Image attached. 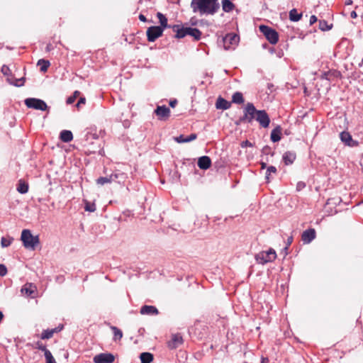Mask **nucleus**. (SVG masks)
Here are the masks:
<instances>
[{
	"instance_id": "obj_1",
	"label": "nucleus",
	"mask_w": 363,
	"mask_h": 363,
	"mask_svg": "<svg viewBox=\"0 0 363 363\" xmlns=\"http://www.w3.org/2000/svg\"><path fill=\"white\" fill-rule=\"evenodd\" d=\"M191 8L194 13L201 15H214L220 9L218 0H191Z\"/></svg>"
},
{
	"instance_id": "obj_2",
	"label": "nucleus",
	"mask_w": 363,
	"mask_h": 363,
	"mask_svg": "<svg viewBox=\"0 0 363 363\" xmlns=\"http://www.w3.org/2000/svg\"><path fill=\"white\" fill-rule=\"evenodd\" d=\"M21 240L23 242V246L26 249L30 250H35L40 242L39 237L38 235H33L30 230L28 229L23 230Z\"/></svg>"
},
{
	"instance_id": "obj_3",
	"label": "nucleus",
	"mask_w": 363,
	"mask_h": 363,
	"mask_svg": "<svg viewBox=\"0 0 363 363\" xmlns=\"http://www.w3.org/2000/svg\"><path fill=\"white\" fill-rule=\"evenodd\" d=\"M259 110H257L252 103L248 102L243 110V116L240 118V122L252 123L253 119H256V116Z\"/></svg>"
},
{
	"instance_id": "obj_4",
	"label": "nucleus",
	"mask_w": 363,
	"mask_h": 363,
	"mask_svg": "<svg viewBox=\"0 0 363 363\" xmlns=\"http://www.w3.org/2000/svg\"><path fill=\"white\" fill-rule=\"evenodd\" d=\"M277 257L274 250L269 249L267 251H262L255 255V259L258 264H264L274 261Z\"/></svg>"
},
{
	"instance_id": "obj_5",
	"label": "nucleus",
	"mask_w": 363,
	"mask_h": 363,
	"mask_svg": "<svg viewBox=\"0 0 363 363\" xmlns=\"http://www.w3.org/2000/svg\"><path fill=\"white\" fill-rule=\"evenodd\" d=\"M25 105L29 108L35 110L47 111L49 109L47 104L42 99L37 98H27L24 101Z\"/></svg>"
},
{
	"instance_id": "obj_6",
	"label": "nucleus",
	"mask_w": 363,
	"mask_h": 363,
	"mask_svg": "<svg viewBox=\"0 0 363 363\" xmlns=\"http://www.w3.org/2000/svg\"><path fill=\"white\" fill-rule=\"evenodd\" d=\"M259 31L265 36L271 44H276L279 40V34L273 28L268 26H259Z\"/></svg>"
},
{
	"instance_id": "obj_7",
	"label": "nucleus",
	"mask_w": 363,
	"mask_h": 363,
	"mask_svg": "<svg viewBox=\"0 0 363 363\" xmlns=\"http://www.w3.org/2000/svg\"><path fill=\"white\" fill-rule=\"evenodd\" d=\"M240 37L235 33H228L223 38V47L225 50L234 49L238 45Z\"/></svg>"
},
{
	"instance_id": "obj_8",
	"label": "nucleus",
	"mask_w": 363,
	"mask_h": 363,
	"mask_svg": "<svg viewBox=\"0 0 363 363\" xmlns=\"http://www.w3.org/2000/svg\"><path fill=\"white\" fill-rule=\"evenodd\" d=\"M163 33L162 28L159 26H150L146 31L147 38L149 42H155Z\"/></svg>"
},
{
	"instance_id": "obj_9",
	"label": "nucleus",
	"mask_w": 363,
	"mask_h": 363,
	"mask_svg": "<svg viewBox=\"0 0 363 363\" xmlns=\"http://www.w3.org/2000/svg\"><path fill=\"white\" fill-rule=\"evenodd\" d=\"M115 357L111 353H100L93 358L94 363H113Z\"/></svg>"
},
{
	"instance_id": "obj_10",
	"label": "nucleus",
	"mask_w": 363,
	"mask_h": 363,
	"mask_svg": "<svg viewBox=\"0 0 363 363\" xmlns=\"http://www.w3.org/2000/svg\"><path fill=\"white\" fill-rule=\"evenodd\" d=\"M262 128H267L270 123L269 115L264 110H259L255 119Z\"/></svg>"
},
{
	"instance_id": "obj_11",
	"label": "nucleus",
	"mask_w": 363,
	"mask_h": 363,
	"mask_svg": "<svg viewBox=\"0 0 363 363\" xmlns=\"http://www.w3.org/2000/svg\"><path fill=\"white\" fill-rule=\"evenodd\" d=\"M340 138L341 141L349 147H357L359 145V143L354 140L348 132L342 131L340 134Z\"/></svg>"
},
{
	"instance_id": "obj_12",
	"label": "nucleus",
	"mask_w": 363,
	"mask_h": 363,
	"mask_svg": "<svg viewBox=\"0 0 363 363\" xmlns=\"http://www.w3.org/2000/svg\"><path fill=\"white\" fill-rule=\"evenodd\" d=\"M183 343L182 336L179 333L173 334L171 340L167 342L169 349L173 350L177 348Z\"/></svg>"
},
{
	"instance_id": "obj_13",
	"label": "nucleus",
	"mask_w": 363,
	"mask_h": 363,
	"mask_svg": "<svg viewBox=\"0 0 363 363\" xmlns=\"http://www.w3.org/2000/svg\"><path fill=\"white\" fill-rule=\"evenodd\" d=\"M155 113L160 120H166L170 115V109L166 106H158Z\"/></svg>"
},
{
	"instance_id": "obj_14",
	"label": "nucleus",
	"mask_w": 363,
	"mask_h": 363,
	"mask_svg": "<svg viewBox=\"0 0 363 363\" xmlns=\"http://www.w3.org/2000/svg\"><path fill=\"white\" fill-rule=\"evenodd\" d=\"M315 238V230L313 228H309L303 232L301 240L304 244H309Z\"/></svg>"
},
{
	"instance_id": "obj_15",
	"label": "nucleus",
	"mask_w": 363,
	"mask_h": 363,
	"mask_svg": "<svg viewBox=\"0 0 363 363\" xmlns=\"http://www.w3.org/2000/svg\"><path fill=\"white\" fill-rule=\"evenodd\" d=\"M172 29L176 33V38H183L187 35V27L181 26L180 25H173Z\"/></svg>"
},
{
	"instance_id": "obj_16",
	"label": "nucleus",
	"mask_w": 363,
	"mask_h": 363,
	"mask_svg": "<svg viewBox=\"0 0 363 363\" xmlns=\"http://www.w3.org/2000/svg\"><path fill=\"white\" fill-rule=\"evenodd\" d=\"M197 164L201 169L206 170L211 167V160L208 156H201L199 158Z\"/></svg>"
},
{
	"instance_id": "obj_17",
	"label": "nucleus",
	"mask_w": 363,
	"mask_h": 363,
	"mask_svg": "<svg viewBox=\"0 0 363 363\" xmlns=\"http://www.w3.org/2000/svg\"><path fill=\"white\" fill-rule=\"evenodd\" d=\"M231 102L225 100V99L222 98L221 96H219L217 99L216 103V107L218 109H222V110H227L230 108Z\"/></svg>"
},
{
	"instance_id": "obj_18",
	"label": "nucleus",
	"mask_w": 363,
	"mask_h": 363,
	"mask_svg": "<svg viewBox=\"0 0 363 363\" xmlns=\"http://www.w3.org/2000/svg\"><path fill=\"white\" fill-rule=\"evenodd\" d=\"M158 310L155 306L145 305L140 308V313L143 315H157Z\"/></svg>"
},
{
	"instance_id": "obj_19",
	"label": "nucleus",
	"mask_w": 363,
	"mask_h": 363,
	"mask_svg": "<svg viewBox=\"0 0 363 363\" xmlns=\"http://www.w3.org/2000/svg\"><path fill=\"white\" fill-rule=\"evenodd\" d=\"M296 153L291 151H287L283 155V161L286 165L293 164L296 160Z\"/></svg>"
},
{
	"instance_id": "obj_20",
	"label": "nucleus",
	"mask_w": 363,
	"mask_h": 363,
	"mask_svg": "<svg viewBox=\"0 0 363 363\" xmlns=\"http://www.w3.org/2000/svg\"><path fill=\"white\" fill-rule=\"evenodd\" d=\"M197 135L196 133H191L187 137H184L183 135H180L174 138L175 141L178 143H189L196 140Z\"/></svg>"
},
{
	"instance_id": "obj_21",
	"label": "nucleus",
	"mask_w": 363,
	"mask_h": 363,
	"mask_svg": "<svg viewBox=\"0 0 363 363\" xmlns=\"http://www.w3.org/2000/svg\"><path fill=\"white\" fill-rule=\"evenodd\" d=\"M111 177L113 178V182L123 183L126 179L127 174L120 171H116V172L111 174Z\"/></svg>"
},
{
	"instance_id": "obj_22",
	"label": "nucleus",
	"mask_w": 363,
	"mask_h": 363,
	"mask_svg": "<svg viewBox=\"0 0 363 363\" xmlns=\"http://www.w3.org/2000/svg\"><path fill=\"white\" fill-rule=\"evenodd\" d=\"M281 128L277 126L271 133L270 138L273 143L279 142L281 140Z\"/></svg>"
},
{
	"instance_id": "obj_23",
	"label": "nucleus",
	"mask_w": 363,
	"mask_h": 363,
	"mask_svg": "<svg viewBox=\"0 0 363 363\" xmlns=\"http://www.w3.org/2000/svg\"><path fill=\"white\" fill-rule=\"evenodd\" d=\"M157 17L158 18L160 23V26H158L162 28L163 31L166 28H172V26L169 25L167 23V18H166V16L164 14H162L160 12H158L157 13Z\"/></svg>"
},
{
	"instance_id": "obj_24",
	"label": "nucleus",
	"mask_w": 363,
	"mask_h": 363,
	"mask_svg": "<svg viewBox=\"0 0 363 363\" xmlns=\"http://www.w3.org/2000/svg\"><path fill=\"white\" fill-rule=\"evenodd\" d=\"M201 34V32L198 28L187 27V35L193 37L195 40H200Z\"/></svg>"
},
{
	"instance_id": "obj_25",
	"label": "nucleus",
	"mask_w": 363,
	"mask_h": 363,
	"mask_svg": "<svg viewBox=\"0 0 363 363\" xmlns=\"http://www.w3.org/2000/svg\"><path fill=\"white\" fill-rule=\"evenodd\" d=\"M60 138L64 143H69L73 139L72 133L70 130H64L61 131Z\"/></svg>"
},
{
	"instance_id": "obj_26",
	"label": "nucleus",
	"mask_w": 363,
	"mask_h": 363,
	"mask_svg": "<svg viewBox=\"0 0 363 363\" xmlns=\"http://www.w3.org/2000/svg\"><path fill=\"white\" fill-rule=\"evenodd\" d=\"M7 81L9 82V84H11L15 86L19 87V86L24 85L26 79H25V77H21L19 79H16V78H13V77H12V78L8 77Z\"/></svg>"
},
{
	"instance_id": "obj_27",
	"label": "nucleus",
	"mask_w": 363,
	"mask_h": 363,
	"mask_svg": "<svg viewBox=\"0 0 363 363\" xmlns=\"http://www.w3.org/2000/svg\"><path fill=\"white\" fill-rule=\"evenodd\" d=\"M221 3L223 10L226 13L232 11L235 8V5L230 0H222Z\"/></svg>"
},
{
	"instance_id": "obj_28",
	"label": "nucleus",
	"mask_w": 363,
	"mask_h": 363,
	"mask_svg": "<svg viewBox=\"0 0 363 363\" xmlns=\"http://www.w3.org/2000/svg\"><path fill=\"white\" fill-rule=\"evenodd\" d=\"M302 17L301 13H298L296 9H293L289 11V20L293 22L298 21Z\"/></svg>"
},
{
	"instance_id": "obj_29",
	"label": "nucleus",
	"mask_w": 363,
	"mask_h": 363,
	"mask_svg": "<svg viewBox=\"0 0 363 363\" xmlns=\"http://www.w3.org/2000/svg\"><path fill=\"white\" fill-rule=\"evenodd\" d=\"M28 188L29 187H28V183H26L22 180H20L18 182L16 189H17L18 192H19L20 194H24L28 191Z\"/></svg>"
},
{
	"instance_id": "obj_30",
	"label": "nucleus",
	"mask_w": 363,
	"mask_h": 363,
	"mask_svg": "<svg viewBox=\"0 0 363 363\" xmlns=\"http://www.w3.org/2000/svg\"><path fill=\"white\" fill-rule=\"evenodd\" d=\"M232 102L236 104H242L244 103L242 94L239 91L235 92L232 96Z\"/></svg>"
},
{
	"instance_id": "obj_31",
	"label": "nucleus",
	"mask_w": 363,
	"mask_h": 363,
	"mask_svg": "<svg viewBox=\"0 0 363 363\" xmlns=\"http://www.w3.org/2000/svg\"><path fill=\"white\" fill-rule=\"evenodd\" d=\"M140 359L141 363H150L153 360V355L150 352H142Z\"/></svg>"
},
{
	"instance_id": "obj_32",
	"label": "nucleus",
	"mask_w": 363,
	"mask_h": 363,
	"mask_svg": "<svg viewBox=\"0 0 363 363\" xmlns=\"http://www.w3.org/2000/svg\"><path fill=\"white\" fill-rule=\"evenodd\" d=\"M55 333H57V328H54L52 330H45L41 333V339H50L52 337Z\"/></svg>"
},
{
	"instance_id": "obj_33",
	"label": "nucleus",
	"mask_w": 363,
	"mask_h": 363,
	"mask_svg": "<svg viewBox=\"0 0 363 363\" xmlns=\"http://www.w3.org/2000/svg\"><path fill=\"white\" fill-rule=\"evenodd\" d=\"M277 173V168L274 166H269L267 168L265 179L267 182H270L271 181V174Z\"/></svg>"
},
{
	"instance_id": "obj_34",
	"label": "nucleus",
	"mask_w": 363,
	"mask_h": 363,
	"mask_svg": "<svg viewBox=\"0 0 363 363\" xmlns=\"http://www.w3.org/2000/svg\"><path fill=\"white\" fill-rule=\"evenodd\" d=\"M111 329L113 332V335H114L113 340H121L122 338L123 333H122L121 330H120L119 328H118L116 326H111Z\"/></svg>"
},
{
	"instance_id": "obj_35",
	"label": "nucleus",
	"mask_w": 363,
	"mask_h": 363,
	"mask_svg": "<svg viewBox=\"0 0 363 363\" xmlns=\"http://www.w3.org/2000/svg\"><path fill=\"white\" fill-rule=\"evenodd\" d=\"M113 182V178L109 177H100L96 179V184L99 185H104L105 184L111 183Z\"/></svg>"
},
{
	"instance_id": "obj_36",
	"label": "nucleus",
	"mask_w": 363,
	"mask_h": 363,
	"mask_svg": "<svg viewBox=\"0 0 363 363\" xmlns=\"http://www.w3.org/2000/svg\"><path fill=\"white\" fill-rule=\"evenodd\" d=\"M333 28V24L328 25L325 20L319 21V28L323 31L330 30Z\"/></svg>"
},
{
	"instance_id": "obj_37",
	"label": "nucleus",
	"mask_w": 363,
	"mask_h": 363,
	"mask_svg": "<svg viewBox=\"0 0 363 363\" xmlns=\"http://www.w3.org/2000/svg\"><path fill=\"white\" fill-rule=\"evenodd\" d=\"M38 65H41L40 71L46 72L50 66V62L48 60H45L44 59H40L38 62Z\"/></svg>"
},
{
	"instance_id": "obj_38",
	"label": "nucleus",
	"mask_w": 363,
	"mask_h": 363,
	"mask_svg": "<svg viewBox=\"0 0 363 363\" xmlns=\"http://www.w3.org/2000/svg\"><path fill=\"white\" fill-rule=\"evenodd\" d=\"M13 240V238H4L2 237L1 239V245L2 247H7L11 245L12 241Z\"/></svg>"
},
{
	"instance_id": "obj_39",
	"label": "nucleus",
	"mask_w": 363,
	"mask_h": 363,
	"mask_svg": "<svg viewBox=\"0 0 363 363\" xmlns=\"http://www.w3.org/2000/svg\"><path fill=\"white\" fill-rule=\"evenodd\" d=\"M46 363H57L55 358L53 357L51 352L48 350L44 353Z\"/></svg>"
},
{
	"instance_id": "obj_40",
	"label": "nucleus",
	"mask_w": 363,
	"mask_h": 363,
	"mask_svg": "<svg viewBox=\"0 0 363 363\" xmlns=\"http://www.w3.org/2000/svg\"><path fill=\"white\" fill-rule=\"evenodd\" d=\"M32 285L30 284L29 286H27V285H25L21 289V292L23 294H25L26 296H29L33 294L34 292V290L32 289Z\"/></svg>"
},
{
	"instance_id": "obj_41",
	"label": "nucleus",
	"mask_w": 363,
	"mask_h": 363,
	"mask_svg": "<svg viewBox=\"0 0 363 363\" xmlns=\"http://www.w3.org/2000/svg\"><path fill=\"white\" fill-rule=\"evenodd\" d=\"M84 210L86 211H89V212H94L96 211V205L95 203H89L88 201H86L85 203V206H84Z\"/></svg>"
},
{
	"instance_id": "obj_42",
	"label": "nucleus",
	"mask_w": 363,
	"mask_h": 363,
	"mask_svg": "<svg viewBox=\"0 0 363 363\" xmlns=\"http://www.w3.org/2000/svg\"><path fill=\"white\" fill-rule=\"evenodd\" d=\"M1 71L2 74L5 76L9 77L10 75H11V69L7 65H3Z\"/></svg>"
},
{
	"instance_id": "obj_43",
	"label": "nucleus",
	"mask_w": 363,
	"mask_h": 363,
	"mask_svg": "<svg viewBox=\"0 0 363 363\" xmlns=\"http://www.w3.org/2000/svg\"><path fill=\"white\" fill-rule=\"evenodd\" d=\"M35 347L39 350H41L43 351L44 353L45 352V351H48V350L46 348L45 345H44L40 341H38L36 343H35Z\"/></svg>"
},
{
	"instance_id": "obj_44",
	"label": "nucleus",
	"mask_w": 363,
	"mask_h": 363,
	"mask_svg": "<svg viewBox=\"0 0 363 363\" xmlns=\"http://www.w3.org/2000/svg\"><path fill=\"white\" fill-rule=\"evenodd\" d=\"M7 273V269L4 264H0V276L4 277Z\"/></svg>"
},
{
	"instance_id": "obj_45",
	"label": "nucleus",
	"mask_w": 363,
	"mask_h": 363,
	"mask_svg": "<svg viewBox=\"0 0 363 363\" xmlns=\"http://www.w3.org/2000/svg\"><path fill=\"white\" fill-rule=\"evenodd\" d=\"M79 94V91H75L74 93V96H70L67 99V104H72L74 100H75V98H76V95Z\"/></svg>"
},
{
	"instance_id": "obj_46",
	"label": "nucleus",
	"mask_w": 363,
	"mask_h": 363,
	"mask_svg": "<svg viewBox=\"0 0 363 363\" xmlns=\"http://www.w3.org/2000/svg\"><path fill=\"white\" fill-rule=\"evenodd\" d=\"M240 146L242 148L247 147H253V144L250 142L249 140H246L241 143Z\"/></svg>"
},
{
	"instance_id": "obj_47",
	"label": "nucleus",
	"mask_w": 363,
	"mask_h": 363,
	"mask_svg": "<svg viewBox=\"0 0 363 363\" xmlns=\"http://www.w3.org/2000/svg\"><path fill=\"white\" fill-rule=\"evenodd\" d=\"M317 21H318L317 17H316L315 15H312V16L310 17V21H309L310 25H313V23H315Z\"/></svg>"
},
{
	"instance_id": "obj_48",
	"label": "nucleus",
	"mask_w": 363,
	"mask_h": 363,
	"mask_svg": "<svg viewBox=\"0 0 363 363\" xmlns=\"http://www.w3.org/2000/svg\"><path fill=\"white\" fill-rule=\"evenodd\" d=\"M85 102H86V99H85V98H84V97H81V98L79 99V101H78V102H77V107H79L82 104H85Z\"/></svg>"
},
{
	"instance_id": "obj_49",
	"label": "nucleus",
	"mask_w": 363,
	"mask_h": 363,
	"mask_svg": "<svg viewBox=\"0 0 363 363\" xmlns=\"http://www.w3.org/2000/svg\"><path fill=\"white\" fill-rule=\"evenodd\" d=\"M305 187V184L303 182H298L297 184V189L298 190H301V189L304 188Z\"/></svg>"
},
{
	"instance_id": "obj_50",
	"label": "nucleus",
	"mask_w": 363,
	"mask_h": 363,
	"mask_svg": "<svg viewBox=\"0 0 363 363\" xmlns=\"http://www.w3.org/2000/svg\"><path fill=\"white\" fill-rule=\"evenodd\" d=\"M293 242V237L292 236H290L287 238V241H286V246H289L291 245V244Z\"/></svg>"
},
{
	"instance_id": "obj_51",
	"label": "nucleus",
	"mask_w": 363,
	"mask_h": 363,
	"mask_svg": "<svg viewBox=\"0 0 363 363\" xmlns=\"http://www.w3.org/2000/svg\"><path fill=\"white\" fill-rule=\"evenodd\" d=\"M177 104V101L176 99L169 101V106L172 108H174Z\"/></svg>"
},
{
	"instance_id": "obj_52",
	"label": "nucleus",
	"mask_w": 363,
	"mask_h": 363,
	"mask_svg": "<svg viewBox=\"0 0 363 363\" xmlns=\"http://www.w3.org/2000/svg\"><path fill=\"white\" fill-rule=\"evenodd\" d=\"M139 19H140V21H141L143 22H145L147 21L146 17L143 14L139 15Z\"/></svg>"
},
{
	"instance_id": "obj_53",
	"label": "nucleus",
	"mask_w": 363,
	"mask_h": 363,
	"mask_svg": "<svg viewBox=\"0 0 363 363\" xmlns=\"http://www.w3.org/2000/svg\"><path fill=\"white\" fill-rule=\"evenodd\" d=\"M269 360L267 357H262L261 363H269Z\"/></svg>"
},
{
	"instance_id": "obj_54",
	"label": "nucleus",
	"mask_w": 363,
	"mask_h": 363,
	"mask_svg": "<svg viewBox=\"0 0 363 363\" xmlns=\"http://www.w3.org/2000/svg\"><path fill=\"white\" fill-rule=\"evenodd\" d=\"M350 16L352 18H355L357 16V13L355 11H352L351 13H350Z\"/></svg>"
},
{
	"instance_id": "obj_55",
	"label": "nucleus",
	"mask_w": 363,
	"mask_h": 363,
	"mask_svg": "<svg viewBox=\"0 0 363 363\" xmlns=\"http://www.w3.org/2000/svg\"><path fill=\"white\" fill-rule=\"evenodd\" d=\"M52 49V45L51 44H48L46 47V50L50 51Z\"/></svg>"
},
{
	"instance_id": "obj_56",
	"label": "nucleus",
	"mask_w": 363,
	"mask_h": 363,
	"mask_svg": "<svg viewBox=\"0 0 363 363\" xmlns=\"http://www.w3.org/2000/svg\"><path fill=\"white\" fill-rule=\"evenodd\" d=\"M260 164H261V168H262V169H263L267 168V164H266L265 162H262L260 163Z\"/></svg>"
},
{
	"instance_id": "obj_57",
	"label": "nucleus",
	"mask_w": 363,
	"mask_h": 363,
	"mask_svg": "<svg viewBox=\"0 0 363 363\" xmlns=\"http://www.w3.org/2000/svg\"><path fill=\"white\" fill-rule=\"evenodd\" d=\"M3 318H4V314L1 311H0V323L1 322Z\"/></svg>"
},
{
	"instance_id": "obj_58",
	"label": "nucleus",
	"mask_w": 363,
	"mask_h": 363,
	"mask_svg": "<svg viewBox=\"0 0 363 363\" xmlns=\"http://www.w3.org/2000/svg\"><path fill=\"white\" fill-rule=\"evenodd\" d=\"M288 247H289V246H286V247L284 248V250H283L284 251V252H285V255H287V254H288V252H287V250H288Z\"/></svg>"
},
{
	"instance_id": "obj_59",
	"label": "nucleus",
	"mask_w": 363,
	"mask_h": 363,
	"mask_svg": "<svg viewBox=\"0 0 363 363\" xmlns=\"http://www.w3.org/2000/svg\"><path fill=\"white\" fill-rule=\"evenodd\" d=\"M278 55V57H282V55H283V52H282V51H280V52L278 53V55Z\"/></svg>"
},
{
	"instance_id": "obj_60",
	"label": "nucleus",
	"mask_w": 363,
	"mask_h": 363,
	"mask_svg": "<svg viewBox=\"0 0 363 363\" xmlns=\"http://www.w3.org/2000/svg\"><path fill=\"white\" fill-rule=\"evenodd\" d=\"M62 328H63V326H62H62H60H60H59V327H57V332L60 331V330L62 329Z\"/></svg>"
},
{
	"instance_id": "obj_61",
	"label": "nucleus",
	"mask_w": 363,
	"mask_h": 363,
	"mask_svg": "<svg viewBox=\"0 0 363 363\" xmlns=\"http://www.w3.org/2000/svg\"><path fill=\"white\" fill-rule=\"evenodd\" d=\"M327 74H327L326 72H325V73L323 74V75L322 78H325V79H327Z\"/></svg>"
},
{
	"instance_id": "obj_62",
	"label": "nucleus",
	"mask_w": 363,
	"mask_h": 363,
	"mask_svg": "<svg viewBox=\"0 0 363 363\" xmlns=\"http://www.w3.org/2000/svg\"><path fill=\"white\" fill-rule=\"evenodd\" d=\"M362 65H363V58L362 59V61H361V62L359 64V66H362Z\"/></svg>"
},
{
	"instance_id": "obj_63",
	"label": "nucleus",
	"mask_w": 363,
	"mask_h": 363,
	"mask_svg": "<svg viewBox=\"0 0 363 363\" xmlns=\"http://www.w3.org/2000/svg\"><path fill=\"white\" fill-rule=\"evenodd\" d=\"M267 149H269V147H264V151L265 152Z\"/></svg>"
}]
</instances>
